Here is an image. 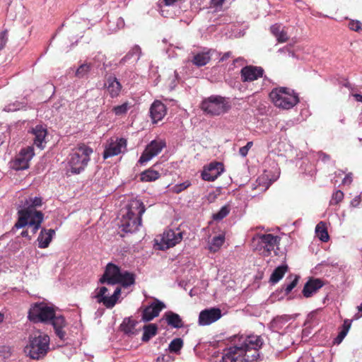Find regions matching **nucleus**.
Instances as JSON below:
<instances>
[{
  "mask_svg": "<svg viewBox=\"0 0 362 362\" xmlns=\"http://www.w3.org/2000/svg\"><path fill=\"white\" fill-rule=\"evenodd\" d=\"M350 327L351 322L349 320H345L344 321L341 330L339 332L337 337L334 339V344H339L346 336Z\"/></svg>",
  "mask_w": 362,
  "mask_h": 362,
  "instance_id": "obj_35",
  "label": "nucleus"
},
{
  "mask_svg": "<svg viewBox=\"0 0 362 362\" xmlns=\"http://www.w3.org/2000/svg\"><path fill=\"white\" fill-rule=\"evenodd\" d=\"M163 320H165L169 326L174 328H181L184 325L180 316L173 311H168L165 313Z\"/></svg>",
  "mask_w": 362,
  "mask_h": 362,
  "instance_id": "obj_25",
  "label": "nucleus"
},
{
  "mask_svg": "<svg viewBox=\"0 0 362 362\" xmlns=\"http://www.w3.org/2000/svg\"><path fill=\"white\" fill-rule=\"evenodd\" d=\"M287 269V265L279 266L274 270V272L271 274L269 281L273 284L277 283L280 279L283 278Z\"/></svg>",
  "mask_w": 362,
  "mask_h": 362,
  "instance_id": "obj_32",
  "label": "nucleus"
},
{
  "mask_svg": "<svg viewBox=\"0 0 362 362\" xmlns=\"http://www.w3.org/2000/svg\"><path fill=\"white\" fill-rule=\"evenodd\" d=\"M183 344V340L181 338H175L170 341L168 349L171 353H177L182 348Z\"/></svg>",
  "mask_w": 362,
  "mask_h": 362,
  "instance_id": "obj_39",
  "label": "nucleus"
},
{
  "mask_svg": "<svg viewBox=\"0 0 362 362\" xmlns=\"http://www.w3.org/2000/svg\"><path fill=\"white\" fill-rule=\"evenodd\" d=\"M144 334L142 336V341L144 342L148 341L152 337H155L158 333V326L156 324H148L144 326Z\"/></svg>",
  "mask_w": 362,
  "mask_h": 362,
  "instance_id": "obj_30",
  "label": "nucleus"
},
{
  "mask_svg": "<svg viewBox=\"0 0 362 362\" xmlns=\"http://www.w3.org/2000/svg\"><path fill=\"white\" fill-rule=\"evenodd\" d=\"M165 105L160 100H155L150 107V115L153 123H157L163 119L166 115Z\"/></svg>",
  "mask_w": 362,
  "mask_h": 362,
  "instance_id": "obj_19",
  "label": "nucleus"
},
{
  "mask_svg": "<svg viewBox=\"0 0 362 362\" xmlns=\"http://www.w3.org/2000/svg\"><path fill=\"white\" fill-rule=\"evenodd\" d=\"M225 242V235H218L212 238L210 245L209 247V250L211 252H217L220 247L223 245Z\"/></svg>",
  "mask_w": 362,
  "mask_h": 362,
  "instance_id": "obj_34",
  "label": "nucleus"
},
{
  "mask_svg": "<svg viewBox=\"0 0 362 362\" xmlns=\"http://www.w3.org/2000/svg\"><path fill=\"white\" fill-rule=\"evenodd\" d=\"M165 146L166 143L163 140L151 141L150 144L146 146L144 151L141 153V156L138 160V163L144 165L147 163L153 157L158 155Z\"/></svg>",
  "mask_w": 362,
  "mask_h": 362,
  "instance_id": "obj_10",
  "label": "nucleus"
},
{
  "mask_svg": "<svg viewBox=\"0 0 362 362\" xmlns=\"http://www.w3.org/2000/svg\"><path fill=\"white\" fill-rule=\"evenodd\" d=\"M31 132L34 135V144L40 149H43L46 144L47 129L42 125H37L32 129Z\"/></svg>",
  "mask_w": 362,
  "mask_h": 362,
  "instance_id": "obj_20",
  "label": "nucleus"
},
{
  "mask_svg": "<svg viewBox=\"0 0 362 362\" xmlns=\"http://www.w3.org/2000/svg\"><path fill=\"white\" fill-rule=\"evenodd\" d=\"M49 322L52 323L56 335L61 339L64 340L66 337V332L63 329L66 326V321L62 315H56L53 317Z\"/></svg>",
  "mask_w": 362,
  "mask_h": 362,
  "instance_id": "obj_21",
  "label": "nucleus"
},
{
  "mask_svg": "<svg viewBox=\"0 0 362 362\" xmlns=\"http://www.w3.org/2000/svg\"><path fill=\"white\" fill-rule=\"evenodd\" d=\"M239 60H241V58H238V59H236L235 60V62H238V61H239Z\"/></svg>",
  "mask_w": 362,
  "mask_h": 362,
  "instance_id": "obj_59",
  "label": "nucleus"
},
{
  "mask_svg": "<svg viewBox=\"0 0 362 362\" xmlns=\"http://www.w3.org/2000/svg\"><path fill=\"white\" fill-rule=\"evenodd\" d=\"M361 202V195H357L351 201L350 204L352 207H357L360 204Z\"/></svg>",
  "mask_w": 362,
  "mask_h": 362,
  "instance_id": "obj_49",
  "label": "nucleus"
},
{
  "mask_svg": "<svg viewBox=\"0 0 362 362\" xmlns=\"http://www.w3.org/2000/svg\"><path fill=\"white\" fill-rule=\"evenodd\" d=\"M252 145H253L252 141H248L245 146H243L240 148V150H239L240 154L243 157L246 156L248 153L249 150L252 146Z\"/></svg>",
  "mask_w": 362,
  "mask_h": 362,
  "instance_id": "obj_46",
  "label": "nucleus"
},
{
  "mask_svg": "<svg viewBox=\"0 0 362 362\" xmlns=\"http://www.w3.org/2000/svg\"><path fill=\"white\" fill-rule=\"evenodd\" d=\"M224 1L225 0H211V4L214 7L221 6Z\"/></svg>",
  "mask_w": 362,
  "mask_h": 362,
  "instance_id": "obj_51",
  "label": "nucleus"
},
{
  "mask_svg": "<svg viewBox=\"0 0 362 362\" xmlns=\"http://www.w3.org/2000/svg\"><path fill=\"white\" fill-rule=\"evenodd\" d=\"M237 343L224 350L222 362H253L259 357V350L263 344L257 335L236 337Z\"/></svg>",
  "mask_w": 362,
  "mask_h": 362,
  "instance_id": "obj_1",
  "label": "nucleus"
},
{
  "mask_svg": "<svg viewBox=\"0 0 362 362\" xmlns=\"http://www.w3.org/2000/svg\"><path fill=\"white\" fill-rule=\"evenodd\" d=\"M264 69L260 66H245L240 71L241 81L243 83L252 82L262 78Z\"/></svg>",
  "mask_w": 362,
  "mask_h": 362,
  "instance_id": "obj_16",
  "label": "nucleus"
},
{
  "mask_svg": "<svg viewBox=\"0 0 362 362\" xmlns=\"http://www.w3.org/2000/svg\"><path fill=\"white\" fill-rule=\"evenodd\" d=\"M182 240V233L179 230H173L172 229L165 230L159 243L161 250L169 249L175 246Z\"/></svg>",
  "mask_w": 362,
  "mask_h": 362,
  "instance_id": "obj_12",
  "label": "nucleus"
},
{
  "mask_svg": "<svg viewBox=\"0 0 362 362\" xmlns=\"http://www.w3.org/2000/svg\"><path fill=\"white\" fill-rule=\"evenodd\" d=\"M146 208L144 203L138 199L131 200L128 204L121 210L122 217L119 226L125 233H133L138 230L141 225V216Z\"/></svg>",
  "mask_w": 362,
  "mask_h": 362,
  "instance_id": "obj_3",
  "label": "nucleus"
},
{
  "mask_svg": "<svg viewBox=\"0 0 362 362\" xmlns=\"http://www.w3.org/2000/svg\"><path fill=\"white\" fill-rule=\"evenodd\" d=\"M49 351L50 338L40 330L29 336L28 344L24 347L25 356L33 360L43 359Z\"/></svg>",
  "mask_w": 362,
  "mask_h": 362,
  "instance_id": "obj_4",
  "label": "nucleus"
},
{
  "mask_svg": "<svg viewBox=\"0 0 362 362\" xmlns=\"http://www.w3.org/2000/svg\"><path fill=\"white\" fill-rule=\"evenodd\" d=\"M127 140L124 138L117 139L115 141L111 139L106 146L103 152L105 159L119 155L122 152V148H126Z\"/></svg>",
  "mask_w": 362,
  "mask_h": 362,
  "instance_id": "obj_15",
  "label": "nucleus"
},
{
  "mask_svg": "<svg viewBox=\"0 0 362 362\" xmlns=\"http://www.w3.org/2000/svg\"><path fill=\"white\" fill-rule=\"evenodd\" d=\"M21 236L22 237H28V238L30 239V237L28 235V230H23L21 233Z\"/></svg>",
  "mask_w": 362,
  "mask_h": 362,
  "instance_id": "obj_56",
  "label": "nucleus"
},
{
  "mask_svg": "<svg viewBox=\"0 0 362 362\" xmlns=\"http://www.w3.org/2000/svg\"><path fill=\"white\" fill-rule=\"evenodd\" d=\"M4 320V315L0 313V322H3Z\"/></svg>",
  "mask_w": 362,
  "mask_h": 362,
  "instance_id": "obj_57",
  "label": "nucleus"
},
{
  "mask_svg": "<svg viewBox=\"0 0 362 362\" xmlns=\"http://www.w3.org/2000/svg\"><path fill=\"white\" fill-rule=\"evenodd\" d=\"M352 181H353L352 173H350L347 174L344 177V178L342 180V184L350 185L351 184Z\"/></svg>",
  "mask_w": 362,
  "mask_h": 362,
  "instance_id": "obj_50",
  "label": "nucleus"
},
{
  "mask_svg": "<svg viewBox=\"0 0 362 362\" xmlns=\"http://www.w3.org/2000/svg\"><path fill=\"white\" fill-rule=\"evenodd\" d=\"M190 185L191 182L189 180H187L182 183L174 185L172 187V192L176 194H179L188 188Z\"/></svg>",
  "mask_w": 362,
  "mask_h": 362,
  "instance_id": "obj_42",
  "label": "nucleus"
},
{
  "mask_svg": "<svg viewBox=\"0 0 362 362\" xmlns=\"http://www.w3.org/2000/svg\"><path fill=\"white\" fill-rule=\"evenodd\" d=\"M358 311L362 312V303L359 306H358Z\"/></svg>",
  "mask_w": 362,
  "mask_h": 362,
  "instance_id": "obj_58",
  "label": "nucleus"
},
{
  "mask_svg": "<svg viewBox=\"0 0 362 362\" xmlns=\"http://www.w3.org/2000/svg\"><path fill=\"white\" fill-rule=\"evenodd\" d=\"M159 177L160 173L152 168H148V170H144L140 175V180L142 182H152L156 180Z\"/></svg>",
  "mask_w": 362,
  "mask_h": 362,
  "instance_id": "obj_31",
  "label": "nucleus"
},
{
  "mask_svg": "<svg viewBox=\"0 0 362 362\" xmlns=\"http://www.w3.org/2000/svg\"><path fill=\"white\" fill-rule=\"evenodd\" d=\"M270 31L276 38L278 42H286L288 40L287 32L281 28L280 24L276 23L270 27Z\"/></svg>",
  "mask_w": 362,
  "mask_h": 362,
  "instance_id": "obj_28",
  "label": "nucleus"
},
{
  "mask_svg": "<svg viewBox=\"0 0 362 362\" xmlns=\"http://www.w3.org/2000/svg\"><path fill=\"white\" fill-rule=\"evenodd\" d=\"M200 108L206 115L218 116L227 112L230 109V105L224 97L211 95L202 100Z\"/></svg>",
  "mask_w": 362,
  "mask_h": 362,
  "instance_id": "obj_7",
  "label": "nucleus"
},
{
  "mask_svg": "<svg viewBox=\"0 0 362 362\" xmlns=\"http://www.w3.org/2000/svg\"><path fill=\"white\" fill-rule=\"evenodd\" d=\"M344 192L341 190L335 191L332 196V199L330 200V205H337L339 204L344 199Z\"/></svg>",
  "mask_w": 362,
  "mask_h": 362,
  "instance_id": "obj_41",
  "label": "nucleus"
},
{
  "mask_svg": "<svg viewBox=\"0 0 362 362\" xmlns=\"http://www.w3.org/2000/svg\"><path fill=\"white\" fill-rule=\"evenodd\" d=\"M105 85L111 98H114L119 96L122 90V85L115 76H110L107 78Z\"/></svg>",
  "mask_w": 362,
  "mask_h": 362,
  "instance_id": "obj_23",
  "label": "nucleus"
},
{
  "mask_svg": "<svg viewBox=\"0 0 362 362\" xmlns=\"http://www.w3.org/2000/svg\"><path fill=\"white\" fill-rule=\"evenodd\" d=\"M131 107V104L129 102H125L120 105L113 107L112 111L116 116H123L127 113Z\"/></svg>",
  "mask_w": 362,
  "mask_h": 362,
  "instance_id": "obj_37",
  "label": "nucleus"
},
{
  "mask_svg": "<svg viewBox=\"0 0 362 362\" xmlns=\"http://www.w3.org/2000/svg\"><path fill=\"white\" fill-rule=\"evenodd\" d=\"M254 240H257L258 245L256 250H259L262 255L269 256L271 255V252L274 250L275 246L279 244L280 238L277 235L269 233L257 235Z\"/></svg>",
  "mask_w": 362,
  "mask_h": 362,
  "instance_id": "obj_9",
  "label": "nucleus"
},
{
  "mask_svg": "<svg viewBox=\"0 0 362 362\" xmlns=\"http://www.w3.org/2000/svg\"><path fill=\"white\" fill-rule=\"evenodd\" d=\"M230 56H231V52H227L223 54V55L220 59V61L221 62H224L226 59H228L229 57H230Z\"/></svg>",
  "mask_w": 362,
  "mask_h": 362,
  "instance_id": "obj_53",
  "label": "nucleus"
},
{
  "mask_svg": "<svg viewBox=\"0 0 362 362\" xmlns=\"http://www.w3.org/2000/svg\"><path fill=\"white\" fill-rule=\"evenodd\" d=\"M93 149L84 144L78 145L69 154V166L74 174H79L85 170L90 160Z\"/></svg>",
  "mask_w": 362,
  "mask_h": 362,
  "instance_id": "obj_5",
  "label": "nucleus"
},
{
  "mask_svg": "<svg viewBox=\"0 0 362 362\" xmlns=\"http://www.w3.org/2000/svg\"><path fill=\"white\" fill-rule=\"evenodd\" d=\"M315 233L320 240L327 242L329 240V235L326 225L324 222H320L315 228Z\"/></svg>",
  "mask_w": 362,
  "mask_h": 362,
  "instance_id": "obj_33",
  "label": "nucleus"
},
{
  "mask_svg": "<svg viewBox=\"0 0 362 362\" xmlns=\"http://www.w3.org/2000/svg\"><path fill=\"white\" fill-rule=\"evenodd\" d=\"M223 165L219 162L211 163L202 173V177L206 181H214L223 172Z\"/></svg>",
  "mask_w": 362,
  "mask_h": 362,
  "instance_id": "obj_17",
  "label": "nucleus"
},
{
  "mask_svg": "<svg viewBox=\"0 0 362 362\" xmlns=\"http://www.w3.org/2000/svg\"><path fill=\"white\" fill-rule=\"evenodd\" d=\"M353 96L354 97V98L358 101V102H362V95L361 94H358V93H355L353 95Z\"/></svg>",
  "mask_w": 362,
  "mask_h": 362,
  "instance_id": "obj_55",
  "label": "nucleus"
},
{
  "mask_svg": "<svg viewBox=\"0 0 362 362\" xmlns=\"http://www.w3.org/2000/svg\"><path fill=\"white\" fill-rule=\"evenodd\" d=\"M323 286L322 281L319 279H311L305 283L303 289V294L305 298H310Z\"/></svg>",
  "mask_w": 362,
  "mask_h": 362,
  "instance_id": "obj_22",
  "label": "nucleus"
},
{
  "mask_svg": "<svg viewBox=\"0 0 362 362\" xmlns=\"http://www.w3.org/2000/svg\"><path fill=\"white\" fill-rule=\"evenodd\" d=\"M34 154V149L32 146H28L21 149L12 163V168L16 170L28 168L29 162Z\"/></svg>",
  "mask_w": 362,
  "mask_h": 362,
  "instance_id": "obj_11",
  "label": "nucleus"
},
{
  "mask_svg": "<svg viewBox=\"0 0 362 362\" xmlns=\"http://www.w3.org/2000/svg\"><path fill=\"white\" fill-rule=\"evenodd\" d=\"M7 42L6 31L0 33V50L4 48Z\"/></svg>",
  "mask_w": 362,
  "mask_h": 362,
  "instance_id": "obj_48",
  "label": "nucleus"
},
{
  "mask_svg": "<svg viewBox=\"0 0 362 362\" xmlns=\"http://www.w3.org/2000/svg\"><path fill=\"white\" fill-rule=\"evenodd\" d=\"M27 207L18 211V221L14 228L19 229L26 226L31 227V232L35 234L41 226L44 214L35 209V207L42 205L41 197H30L25 202Z\"/></svg>",
  "mask_w": 362,
  "mask_h": 362,
  "instance_id": "obj_2",
  "label": "nucleus"
},
{
  "mask_svg": "<svg viewBox=\"0 0 362 362\" xmlns=\"http://www.w3.org/2000/svg\"><path fill=\"white\" fill-rule=\"evenodd\" d=\"M54 233L55 231L53 229L47 230L42 228L37 238L38 247L42 249L47 248L52 241Z\"/></svg>",
  "mask_w": 362,
  "mask_h": 362,
  "instance_id": "obj_24",
  "label": "nucleus"
},
{
  "mask_svg": "<svg viewBox=\"0 0 362 362\" xmlns=\"http://www.w3.org/2000/svg\"><path fill=\"white\" fill-rule=\"evenodd\" d=\"M54 310L44 303H36L32 305L28 311V319L35 323L49 322L54 317Z\"/></svg>",
  "mask_w": 362,
  "mask_h": 362,
  "instance_id": "obj_8",
  "label": "nucleus"
},
{
  "mask_svg": "<svg viewBox=\"0 0 362 362\" xmlns=\"http://www.w3.org/2000/svg\"><path fill=\"white\" fill-rule=\"evenodd\" d=\"M92 68V65L90 63H84L79 66V67L76 69L75 73V76L78 78H83L86 77Z\"/></svg>",
  "mask_w": 362,
  "mask_h": 362,
  "instance_id": "obj_36",
  "label": "nucleus"
},
{
  "mask_svg": "<svg viewBox=\"0 0 362 362\" xmlns=\"http://www.w3.org/2000/svg\"><path fill=\"white\" fill-rule=\"evenodd\" d=\"M96 291H98L99 292L105 296V293L107 292L108 289L105 286H102L100 288H98Z\"/></svg>",
  "mask_w": 362,
  "mask_h": 362,
  "instance_id": "obj_54",
  "label": "nucleus"
},
{
  "mask_svg": "<svg viewBox=\"0 0 362 362\" xmlns=\"http://www.w3.org/2000/svg\"><path fill=\"white\" fill-rule=\"evenodd\" d=\"M230 212V208L228 206L226 205L221 208V209L217 212L213 214V219L215 221H221L225 217L228 216Z\"/></svg>",
  "mask_w": 362,
  "mask_h": 362,
  "instance_id": "obj_40",
  "label": "nucleus"
},
{
  "mask_svg": "<svg viewBox=\"0 0 362 362\" xmlns=\"http://www.w3.org/2000/svg\"><path fill=\"white\" fill-rule=\"evenodd\" d=\"M299 277L294 276L290 283L285 285V293L288 294L298 284Z\"/></svg>",
  "mask_w": 362,
  "mask_h": 362,
  "instance_id": "obj_43",
  "label": "nucleus"
},
{
  "mask_svg": "<svg viewBox=\"0 0 362 362\" xmlns=\"http://www.w3.org/2000/svg\"><path fill=\"white\" fill-rule=\"evenodd\" d=\"M165 308V305L156 299L149 305L146 306L142 311L141 320L144 322H149L158 317L163 309Z\"/></svg>",
  "mask_w": 362,
  "mask_h": 362,
  "instance_id": "obj_14",
  "label": "nucleus"
},
{
  "mask_svg": "<svg viewBox=\"0 0 362 362\" xmlns=\"http://www.w3.org/2000/svg\"><path fill=\"white\" fill-rule=\"evenodd\" d=\"M98 303H103L107 308H112L110 296H107L95 290V294L92 296Z\"/></svg>",
  "mask_w": 362,
  "mask_h": 362,
  "instance_id": "obj_38",
  "label": "nucleus"
},
{
  "mask_svg": "<svg viewBox=\"0 0 362 362\" xmlns=\"http://www.w3.org/2000/svg\"><path fill=\"white\" fill-rule=\"evenodd\" d=\"M138 322L131 317H126L124 319L122 323L120 325L121 330L128 336H133L138 334V330L136 329V325Z\"/></svg>",
  "mask_w": 362,
  "mask_h": 362,
  "instance_id": "obj_26",
  "label": "nucleus"
},
{
  "mask_svg": "<svg viewBox=\"0 0 362 362\" xmlns=\"http://www.w3.org/2000/svg\"><path fill=\"white\" fill-rule=\"evenodd\" d=\"M211 60L210 51L199 52L194 55L191 62L197 66H202L207 64Z\"/></svg>",
  "mask_w": 362,
  "mask_h": 362,
  "instance_id": "obj_29",
  "label": "nucleus"
},
{
  "mask_svg": "<svg viewBox=\"0 0 362 362\" xmlns=\"http://www.w3.org/2000/svg\"><path fill=\"white\" fill-rule=\"evenodd\" d=\"M269 98L276 107L284 110L292 108L299 102L298 95L286 87L274 88L269 93Z\"/></svg>",
  "mask_w": 362,
  "mask_h": 362,
  "instance_id": "obj_6",
  "label": "nucleus"
},
{
  "mask_svg": "<svg viewBox=\"0 0 362 362\" xmlns=\"http://www.w3.org/2000/svg\"><path fill=\"white\" fill-rule=\"evenodd\" d=\"M361 23L358 21H351L349 22L348 27L349 29L354 31L358 32L360 30H361Z\"/></svg>",
  "mask_w": 362,
  "mask_h": 362,
  "instance_id": "obj_45",
  "label": "nucleus"
},
{
  "mask_svg": "<svg viewBox=\"0 0 362 362\" xmlns=\"http://www.w3.org/2000/svg\"><path fill=\"white\" fill-rule=\"evenodd\" d=\"M121 272L122 270L119 267L113 263H108L99 281L100 284H107L109 285L117 284Z\"/></svg>",
  "mask_w": 362,
  "mask_h": 362,
  "instance_id": "obj_13",
  "label": "nucleus"
},
{
  "mask_svg": "<svg viewBox=\"0 0 362 362\" xmlns=\"http://www.w3.org/2000/svg\"><path fill=\"white\" fill-rule=\"evenodd\" d=\"M122 289L120 287H117L115 290L113 294L110 296V300L111 303L112 308L117 303L120 295H121Z\"/></svg>",
  "mask_w": 362,
  "mask_h": 362,
  "instance_id": "obj_44",
  "label": "nucleus"
},
{
  "mask_svg": "<svg viewBox=\"0 0 362 362\" xmlns=\"http://www.w3.org/2000/svg\"><path fill=\"white\" fill-rule=\"evenodd\" d=\"M136 275L128 271L122 272L117 281V284H120L124 288H127L135 284Z\"/></svg>",
  "mask_w": 362,
  "mask_h": 362,
  "instance_id": "obj_27",
  "label": "nucleus"
},
{
  "mask_svg": "<svg viewBox=\"0 0 362 362\" xmlns=\"http://www.w3.org/2000/svg\"><path fill=\"white\" fill-rule=\"evenodd\" d=\"M141 53V50L139 46L135 45L132 49L126 55L125 58H129L133 54H136L138 56V58H139Z\"/></svg>",
  "mask_w": 362,
  "mask_h": 362,
  "instance_id": "obj_47",
  "label": "nucleus"
},
{
  "mask_svg": "<svg viewBox=\"0 0 362 362\" xmlns=\"http://www.w3.org/2000/svg\"><path fill=\"white\" fill-rule=\"evenodd\" d=\"M221 317V311L219 308L206 309L199 313V324L201 325H208L216 322Z\"/></svg>",
  "mask_w": 362,
  "mask_h": 362,
  "instance_id": "obj_18",
  "label": "nucleus"
},
{
  "mask_svg": "<svg viewBox=\"0 0 362 362\" xmlns=\"http://www.w3.org/2000/svg\"><path fill=\"white\" fill-rule=\"evenodd\" d=\"M168 358V356L165 355L160 356L156 358V362H169Z\"/></svg>",
  "mask_w": 362,
  "mask_h": 362,
  "instance_id": "obj_52",
  "label": "nucleus"
}]
</instances>
